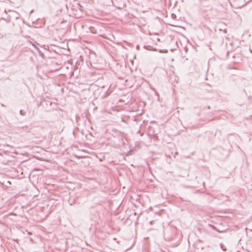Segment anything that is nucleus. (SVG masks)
<instances>
[{
    "label": "nucleus",
    "instance_id": "f257e3e1",
    "mask_svg": "<svg viewBox=\"0 0 252 252\" xmlns=\"http://www.w3.org/2000/svg\"><path fill=\"white\" fill-rule=\"evenodd\" d=\"M20 113L21 115H23V116L25 115V113H24V112L22 110H21L20 111Z\"/></svg>",
    "mask_w": 252,
    "mask_h": 252
},
{
    "label": "nucleus",
    "instance_id": "f03ea898",
    "mask_svg": "<svg viewBox=\"0 0 252 252\" xmlns=\"http://www.w3.org/2000/svg\"><path fill=\"white\" fill-rule=\"evenodd\" d=\"M32 45H33L35 48H36V49L37 50H39L38 48H37V47L35 45L32 44Z\"/></svg>",
    "mask_w": 252,
    "mask_h": 252
},
{
    "label": "nucleus",
    "instance_id": "7ed1b4c3",
    "mask_svg": "<svg viewBox=\"0 0 252 252\" xmlns=\"http://www.w3.org/2000/svg\"><path fill=\"white\" fill-rule=\"evenodd\" d=\"M139 47V46H137V48H138Z\"/></svg>",
    "mask_w": 252,
    "mask_h": 252
},
{
    "label": "nucleus",
    "instance_id": "20e7f679",
    "mask_svg": "<svg viewBox=\"0 0 252 252\" xmlns=\"http://www.w3.org/2000/svg\"><path fill=\"white\" fill-rule=\"evenodd\" d=\"M250 51L252 53V51L251 50H250Z\"/></svg>",
    "mask_w": 252,
    "mask_h": 252
}]
</instances>
